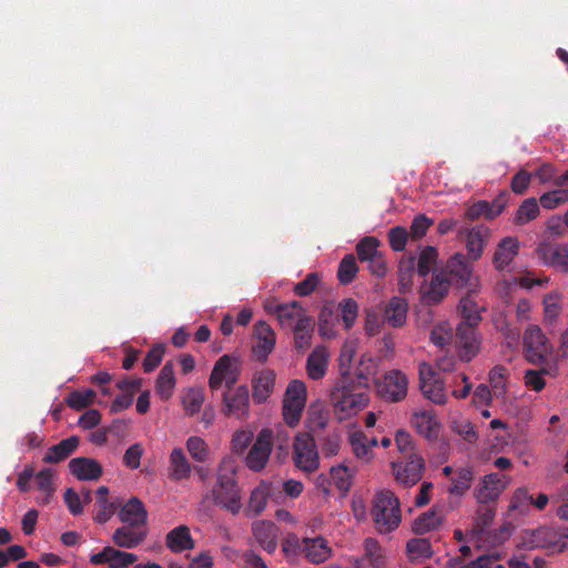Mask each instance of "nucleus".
<instances>
[{"label": "nucleus", "mask_w": 568, "mask_h": 568, "mask_svg": "<svg viewBox=\"0 0 568 568\" xmlns=\"http://www.w3.org/2000/svg\"><path fill=\"white\" fill-rule=\"evenodd\" d=\"M216 505L227 509L233 515L242 508L241 491L235 479V467L230 460H222L219 466L216 484L212 489Z\"/></svg>", "instance_id": "obj_1"}, {"label": "nucleus", "mask_w": 568, "mask_h": 568, "mask_svg": "<svg viewBox=\"0 0 568 568\" xmlns=\"http://www.w3.org/2000/svg\"><path fill=\"white\" fill-rule=\"evenodd\" d=\"M371 515L376 529L387 534L396 529L402 520L399 500L390 490H381L375 494Z\"/></svg>", "instance_id": "obj_2"}, {"label": "nucleus", "mask_w": 568, "mask_h": 568, "mask_svg": "<svg viewBox=\"0 0 568 568\" xmlns=\"http://www.w3.org/2000/svg\"><path fill=\"white\" fill-rule=\"evenodd\" d=\"M306 404V386L302 381H292L283 399V419L290 427H295L302 417Z\"/></svg>", "instance_id": "obj_3"}, {"label": "nucleus", "mask_w": 568, "mask_h": 568, "mask_svg": "<svg viewBox=\"0 0 568 568\" xmlns=\"http://www.w3.org/2000/svg\"><path fill=\"white\" fill-rule=\"evenodd\" d=\"M440 272L448 277L449 286L473 291L477 285V278L473 275V268L464 254L453 255Z\"/></svg>", "instance_id": "obj_4"}, {"label": "nucleus", "mask_w": 568, "mask_h": 568, "mask_svg": "<svg viewBox=\"0 0 568 568\" xmlns=\"http://www.w3.org/2000/svg\"><path fill=\"white\" fill-rule=\"evenodd\" d=\"M525 356L528 362L539 365L552 353V345L537 325H530L524 333Z\"/></svg>", "instance_id": "obj_5"}, {"label": "nucleus", "mask_w": 568, "mask_h": 568, "mask_svg": "<svg viewBox=\"0 0 568 568\" xmlns=\"http://www.w3.org/2000/svg\"><path fill=\"white\" fill-rule=\"evenodd\" d=\"M528 544L529 548L562 552L568 548V527H539L531 531Z\"/></svg>", "instance_id": "obj_6"}, {"label": "nucleus", "mask_w": 568, "mask_h": 568, "mask_svg": "<svg viewBox=\"0 0 568 568\" xmlns=\"http://www.w3.org/2000/svg\"><path fill=\"white\" fill-rule=\"evenodd\" d=\"M407 376L398 369L385 373L376 382V390L379 397L389 403H398L407 396Z\"/></svg>", "instance_id": "obj_7"}, {"label": "nucleus", "mask_w": 568, "mask_h": 568, "mask_svg": "<svg viewBox=\"0 0 568 568\" xmlns=\"http://www.w3.org/2000/svg\"><path fill=\"white\" fill-rule=\"evenodd\" d=\"M293 459L295 466L305 473L311 474L318 468L316 444L310 434L301 433L295 437Z\"/></svg>", "instance_id": "obj_8"}, {"label": "nucleus", "mask_w": 568, "mask_h": 568, "mask_svg": "<svg viewBox=\"0 0 568 568\" xmlns=\"http://www.w3.org/2000/svg\"><path fill=\"white\" fill-rule=\"evenodd\" d=\"M392 470L398 484L412 487L423 478L425 460L417 454H410L405 462H393Z\"/></svg>", "instance_id": "obj_9"}, {"label": "nucleus", "mask_w": 568, "mask_h": 568, "mask_svg": "<svg viewBox=\"0 0 568 568\" xmlns=\"http://www.w3.org/2000/svg\"><path fill=\"white\" fill-rule=\"evenodd\" d=\"M272 448L273 432L270 428H263L246 455V466L253 471L262 470L268 462Z\"/></svg>", "instance_id": "obj_10"}, {"label": "nucleus", "mask_w": 568, "mask_h": 568, "mask_svg": "<svg viewBox=\"0 0 568 568\" xmlns=\"http://www.w3.org/2000/svg\"><path fill=\"white\" fill-rule=\"evenodd\" d=\"M456 344L462 361L470 362L474 359L478 355L481 344L477 325L459 323L456 327Z\"/></svg>", "instance_id": "obj_11"}, {"label": "nucleus", "mask_w": 568, "mask_h": 568, "mask_svg": "<svg viewBox=\"0 0 568 568\" xmlns=\"http://www.w3.org/2000/svg\"><path fill=\"white\" fill-rule=\"evenodd\" d=\"M334 407L337 412L343 413L341 419L356 414L357 410L364 408L368 403V396L361 393H353L346 385L336 387L332 393Z\"/></svg>", "instance_id": "obj_12"}, {"label": "nucleus", "mask_w": 568, "mask_h": 568, "mask_svg": "<svg viewBox=\"0 0 568 568\" xmlns=\"http://www.w3.org/2000/svg\"><path fill=\"white\" fill-rule=\"evenodd\" d=\"M239 379V372L232 363V358L229 355H223L214 365L210 378L209 386L212 390L221 388L223 382L226 387L231 389Z\"/></svg>", "instance_id": "obj_13"}, {"label": "nucleus", "mask_w": 568, "mask_h": 568, "mask_svg": "<svg viewBox=\"0 0 568 568\" xmlns=\"http://www.w3.org/2000/svg\"><path fill=\"white\" fill-rule=\"evenodd\" d=\"M508 479L505 475L491 473L481 479L480 485L475 489V497L479 504L496 501L507 487Z\"/></svg>", "instance_id": "obj_14"}, {"label": "nucleus", "mask_w": 568, "mask_h": 568, "mask_svg": "<svg viewBox=\"0 0 568 568\" xmlns=\"http://www.w3.org/2000/svg\"><path fill=\"white\" fill-rule=\"evenodd\" d=\"M138 560V556L111 546H105L100 552L93 554L90 561L94 565H108L109 568H128Z\"/></svg>", "instance_id": "obj_15"}, {"label": "nucleus", "mask_w": 568, "mask_h": 568, "mask_svg": "<svg viewBox=\"0 0 568 568\" xmlns=\"http://www.w3.org/2000/svg\"><path fill=\"white\" fill-rule=\"evenodd\" d=\"M254 338L253 354L256 359L264 362L275 346V333L266 322L260 321L254 325Z\"/></svg>", "instance_id": "obj_16"}, {"label": "nucleus", "mask_w": 568, "mask_h": 568, "mask_svg": "<svg viewBox=\"0 0 568 568\" xmlns=\"http://www.w3.org/2000/svg\"><path fill=\"white\" fill-rule=\"evenodd\" d=\"M449 280L440 271H435L429 284L420 287L422 301L426 305H436L447 295L449 290Z\"/></svg>", "instance_id": "obj_17"}, {"label": "nucleus", "mask_w": 568, "mask_h": 568, "mask_svg": "<svg viewBox=\"0 0 568 568\" xmlns=\"http://www.w3.org/2000/svg\"><path fill=\"white\" fill-rule=\"evenodd\" d=\"M223 412L226 416H235L237 418L248 416L250 396L246 386H239L232 394L223 395Z\"/></svg>", "instance_id": "obj_18"}, {"label": "nucleus", "mask_w": 568, "mask_h": 568, "mask_svg": "<svg viewBox=\"0 0 568 568\" xmlns=\"http://www.w3.org/2000/svg\"><path fill=\"white\" fill-rule=\"evenodd\" d=\"M146 535V528L124 524L113 531L112 541L119 548L132 549L142 544Z\"/></svg>", "instance_id": "obj_19"}, {"label": "nucleus", "mask_w": 568, "mask_h": 568, "mask_svg": "<svg viewBox=\"0 0 568 568\" xmlns=\"http://www.w3.org/2000/svg\"><path fill=\"white\" fill-rule=\"evenodd\" d=\"M538 252L547 265L568 274V244H544Z\"/></svg>", "instance_id": "obj_20"}, {"label": "nucleus", "mask_w": 568, "mask_h": 568, "mask_svg": "<svg viewBox=\"0 0 568 568\" xmlns=\"http://www.w3.org/2000/svg\"><path fill=\"white\" fill-rule=\"evenodd\" d=\"M71 474L79 480H98L102 474V465L89 457H75L69 462Z\"/></svg>", "instance_id": "obj_21"}, {"label": "nucleus", "mask_w": 568, "mask_h": 568, "mask_svg": "<svg viewBox=\"0 0 568 568\" xmlns=\"http://www.w3.org/2000/svg\"><path fill=\"white\" fill-rule=\"evenodd\" d=\"M119 519L126 525L145 528L148 511L144 504L138 498H130L118 511Z\"/></svg>", "instance_id": "obj_22"}, {"label": "nucleus", "mask_w": 568, "mask_h": 568, "mask_svg": "<svg viewBox=\"0 0 568 568\" xmlns=\"http://www.w3.org/2000/svg\"><path fill=\"white\" fill-rule=\"evenodd\" d=\"M303 554L307 561L320 565L332 557L333 550L327 540L322 536L313 538L305 537Z\"/></svg>", "instance_id": "obj_23"}, {"label": "nucleus", "mask_w": 568, "mask_h": 568, "mask_svg": "<svg viewBox=\"0 0 568 568\" xmlns=\"http://www.w3.org/2000/svg\"><path fill=\"white\" fill-rule=\"evenodd\" d=\"M253 535L260 546L272 554L277 548V528L272 521L260 520L253 524Z\"/></svg>", "instance_id": "obj_24"}, {"label": "nucleus", "mask_w": 568, "mask_h": 568, "mask_svg": "<svg viewBox=\"0 0 568 568\" xmlns=\"http://www.w3.org/2000/svg\"><path fill=\"white\" fill-rule=\"evenodd\" d=\"M80 439L78 436H70L57 445L51 446L44 454L42 462L45 464H58L70 457L78 448Z\"/></svg>", "instance_id": "obj_25"}, {"label": "nucleus", "mask_w": 568, "mask_h": 568, "mask_svg": "<svg viewBox=\"0 0 568 568\" xmlns=\"http://www.w3.org/2000/svg\"><path fill=\"white\" fill-rule=\"evenodd\" d=\"M169 477L174 481L187 479L192 473V466L189 463L184 452L180 447L173 448L169 458Z\"/></svg>", "instance_id": "obj_26"}, {"label": "nucleus", "mask_w": 568, "mask_h": 568, "mask_svg": "<svg viewBox=\"0 0 568 568\" xmlns=\"http://www.w3.org/2000/svg\"><path fill=\"white\" fill-rule=\"evenodd\" d=\"M275 373L266 369L258 372L252 381L253 399L257 404L266 402L274 389Z\"/></svg>", "instance_id": "obj_27"}, {"label": "nucleus", "mask_w": 568, "mask_h": 568, "mask_svg": "<svg viewBox=\"0 0 568 568\" xmlns=\"http://www.w3.org/2000/svg\"><path fill=\"white\" fill-rule=\"evenodd\" d=\"M339 312L333 304H325L318 314V332L325 338L337 335L336 326L339 324Z\"/></svg>", "instance_id": "obj_28"}, {"label": "nucleus", "mask_w": 568, "mask_h": 568, "mask_svg": "<svg viewBox=\"0 0 568 568\" xmlns=\"http://www.w3.org/2000/svg\"><path fill=\"white\" fill-rule=\"evenodd\" d=\"M519 242L516 237L507 236L500 241L494 255L495 267L505 270L518 254Z\"/></svg>", "instance_id": "obj_29"}, {"label": "nucleus", "mask_w": 568, "mask_h": 568, "mask_svg": "<svg viewBox=\"0 0 568 568\" xmlns=\"http://www.w3.org/2000/svg\"><path fill=\"white\" fill-rule=\"evenodd\" d=\"M166 547L173 552H182L193 549L195 542L185 525H180L168 532L165 537Z\"/></svg>", "instance_id": "obj_30"}, {"label": "nucleus", "mask_w": 568, "mask_h": 568, "mask_svg": "<svg viewBox=\"0 0 568 568\" xmlns=\"http://www.w3.org/2000/svg\"><path fill=\"white\" fill-rule=\"evenodd\" d=\"M408 304L404 297L393 296L385 307V320L393 327H400L406 323Z\"/></svg>", "instance_id": "obj_31"}, {"label": "nucleus", "mask_w": 568, "mask_h": 568, "mask_svg": "<svg viewBox=\"0 0 568 568\" xmlns=\"http://www.w3.org/2000/svg\"><path fill=\"white\" fill-rule=\"evenodd\" d=\"M328 355L324 347H316L308 355L306 371L310 378L318 381L324 377L327 371Z\"/></svg>", "instance_id": "obj_32"}, {"label": "nucleus", "mask_w": 568, "mask_h": 568, "mask_svg": "<svg viewBox=\"0 0 568 568\" xmlns=\"http://www.w3.org/2000/svg\"><path fill=\"white\" fill-rule=\"evenodd\" d=\"M95 494L98 510L95 513L94 520L98 524H105L115 514L119 508V504L108 499L109 488L106 486H100Z\"/></svg>", "instance_id": "obj_33"}, {"label": "nucleus", "mask_w": 568, "mask_h": 568, "mask_svg": "<svg viewBox=\"0 0 568 568\" xmlns=\"http://www.w3.org/2000/svg\"><path fill=\"white\" fill-rule=\"evenodd\" d=\"M314 321L311 316H300L293 326L295 348L306 349L311 346Z\"/></svg>", "instance_id": "obj_34"}, {"label": "nucleus", "mask_w": 568, "mask_h": 568, "mask_svg": "<svg viewBox=\"0 0 568 568\" xmlns=\"http://www.w3.org/2000/svg\"><path fill=\"white\" fill-rule=\"evenodd\" d=\"M274 314L276 315L280 324L287 327H292L294 318L297 321L300 316H307L298 301L276 304L274 307Z\"/></svg>", "instance_id": "obj_35"}, {"label": "nucleus", "mask_w": 568, "mask_h": 568, "mask_svg": "<svg viewBox=\"0 0 568 568\" xmlns=\"http://www.w3.org/2000/svg\"><path fill=\"white\" fill-rule=\"evenodd\" d=\"M175 386L174 366L168 362L161 368L156 378V393L163 399H169L172 396L173 388Z\"/></svg>", "instance_id": "obj_36"}, {"label": "nucleus", "mask_w": 568, "mask_h": 568, "mask_svg": "<svg viewBox=\"0 0 568 568\" xmlns=\"http://www.w3.org/2000/svg\"><path fill=\"white\" fill-rule=\"evenodd\" d=\"M458 311L462 316L460 323L477 325L481 321L479 306L470 294L460 298Z\"/></svg>", "instance_id": "obj_37"}, {"label": "nucleus", "mask_w": 568, "mask_h": 568, "mask_svg": "<svg viewBox=\"0 0 568 568\" xmlns=\"http://www.w3.org/2000/svg\"><path fill=\"white\" fill-rule=\"evenodd\" d=\"M335 307L339 312V318L343 322L345 329L352 328L358 316L357 302L351 297L344 298Z\"/></svg>", "instance_id": "obj_38"}, {"label": "nucleus", "mask_w": 568, "mask_h": 568, "mask_svg": "<svg viewBox=\"0 0 568 568\" xmlns=\"http://www.w3.org/2000/svg\"><path fill=\"white\" fill-rule=\"evenodd\" d=\"M413 424L417 432L427 438H430L434 435L437 426L434 414L428 410L414 413Z\"/></svg>", "instance_id": "obj_39"}, {"label": "nucleus", "mask_w": 568, "mask_h": 568, "mask_svg": "<svg viewBox=\"0 0 568 568\" xmlns=\"http://www.w3.org/2000/svg\"><path fill=\"white\" fill-rule=\"evenodd\" d=\"M487 229H471L468 232L466 246L468 254L473 260H478L484 250L485 237L487 235Z\"/></svg>", "instance_id": "obj_40"}, {"label": "nucleus", "mask_w": 568, "mask_h": 568, "mask_svg": "<svg viewBox=\"0 0 568 568\" xmlns=\"http://www.w3.org/2000/svg\"><path fill=\"white\" fill-rule=\"evenodd\" d=\"M423 395L436 405H445L447 403V394L445 392V383L443 381H433L420 385Z\"/></svg>", "instance_id": "obj_41"}, {"label": "nucleus", "mask_w": 568, "mask_h": 568, "mask_svg": "<svg viewBox=\"0 0 568 568\" xmlns=\"http://www.w3.org/2000/svg\"><path fill=\"white\" fill-rule=\"evenodd\" d=\"M539 205L535 197L526 199L518 207L515 216V223L525 225L539 215Z\"/></svg>", "instance_id": "obj_42"}, {"label": "nucleus", "mask_w": 568, "mask_h": 568, "mask_svg": "<svg viewBox=\"0 0 568 568\" xmlns=\"http://www.w3.org/2000/svg\"><path fill=\"white\" fill-rule=\"evenodd\" d=\"M416 258L414 255H404L398 265V283L402 290H408L415 272Z\"/></svg>", "instance_id": "obj_43"}, {"label": "nucleus", "mask_w": 568, "mask_h": 568, "mask_svg": "<svg viewBox=\"0 0 568 568\" xmlns=\"http://www.w3.org/2000/svg\"><path fill=\"white\" fill-rule=\"evenodd\" d=\"M474 473L470 467L459 468L456 477L453 479V485L449 493L456 496H463L471 486Z\"/></svg>", "instance_id": "obj_44"}, {"label": "nucleus", "mask_w": 568, "mask_h": 568, "mask_svg": "<svg viewBox=\"0 0 568 568\" xmlns=\"http://www.w3.org/2000/svg\"><path fill=\"white\" fill-rule=\"evenodd\" d=\"M95 392L91 388L85 390H73L65 398L67 405L75 410H81L93 403Z\"/></svg>", "instance_id": "obj_45"}, {"label": "nucleus", "mask_w": 568, "mask_h": 568, "mask_svg": "<svg viewBox=\"0 0 568 568\" xmlns=\"http://www.w3.org/2000/svg\"><path fill=\"white\" fill-rule=\"evenodd\" d=\"M357 272L358 266L355 256L347 254L339 262L337 271L338 281L344 285L349 284L355 278Z\"/></svg>", "instance_id": "obj_46"}, {"label": "nucleus", "mask_w": 568, "mask_h": 568, "mask_svg": "<svg viewBox=\"0 0 568 568\" xmlns=\"http://www.w3.org/2000/svg\"><path fill=\"white\" fill-rule=\"evenodd\" d=\"M379 241L374 236H365L356 245V253L361 262H366L382 254L378 251Z\"/></svg>", "instance_id": "obj_47"}, {"label": "nucleus", "mask_w": 568, "mask_h": 568, "mask_svg": "<svg viewBox=\"0 0 568 568\" xmlns=\"http://www.w3.org/2000/svg\"><path fill=\"white\" fill-rule=\"evenodd\" d=\"M365 558L374 568H383L385 566V557L378 541L374 538H366L364 541Z\"/></svg>", "instance_id": "obj_48"}, {"label": "nucleus", "mask_w": 568, "mask_h": 568, "mask_svg": "<svg viewBox=\"0 0 568 568\" xmlns=\"http://www.w3.org/2000/svg\"><path fill=\"white\" fill-rule=\"evenodd\" d=\"M331 477L335 486L341 491H348L352 485L353 471L341 464L331 468Z\"/></svg>", "instance_id": "obj_49"}, {"label": "nucleus", "mask_w": 568, "mask_h": 568, "mask_svg": "<svg viewBox=\"0 0 568 568\" xmlns=\"http://www.w3.org/2000/svg\"><path fill=\"white\" fill-rule=\"evenodd\" d=\"M270 488L266 485L257 486L251 494L248 510L254 516L260 515L266 507Z\"/></svg>", "instance_id": "obj_50"}, {"label": "nucleus", "mask_w": 568, "mask_h": 568, "mask_svg": "<svg viewBox=\"0 0 568 568\" xmlns=\"http://www.w3.org/2000/svg\"><path fill=\"white\" fill-rule=\"evenodd\" d=\"M439 523L440 521L436 513L434 510H428L414 520L413 530L418 535H423L435 529L439 526Z\"/></svg>", "instance_id": "obj_51"}, {"label": "nucleus", "mask_w": 568, "mask_h": 568, "mask_svg": "<svg viewBox=\"0 0 568 568\" xmlns=\"http://www.w3.org/2000/svg\"><path fill=\"white\" fill-rule=\"evenodd\" d=\"M186 448L192 458L197 463H204L209 458V447L204 439L199 436H191L186 440Z\"/></svg>", "instance_id": "obj_52"}, {"label": "nucleus", "mask_w": 568, "mask_h": 568, "mask_svg": "<svg viewBox=\"0 0 568 568\" xmlns=\"http://www.w3.org/2000/svg\"><path fill=\"white\" fill-rule=\"evenodd\" d=\"M38 489L44 494L43 503H48L54 491L53 473L50 468H43L36 474Z\"/></svg>", "instance_id": "obj_53"}, {"label": "nucleus", "mask_w": 568, "mask_h": 568, "mask_svg": "<svg viewBox=\"0 0 568 568\" xmlns=\"http://www.w3.org/2000/svg\"><path fill=\"white\" fill-rule=\"evenodd\" d=\"M204 402V393L202 389H190L183 397V407L189 415L200 412Z\"/></svg>", "instance_id": "obj_54"}, {"label": "nucleus", "mask_w": 568, "mask_h": 568, "mask_svg": "<svg viewBox=\"0 0 568 568\" xmlns=\"http://www.w3.org/2000/svg\"><path fill=\"white\" fill-rule=\"evenodd\" d=\"M282 551L288 560L295 559L304 551V538L300 539L296 535H288L282 541Z\"/></svg>", "instance_id": "obj_55"}, {"label": "nucleus", "mask_w": 568, "mask_h": 568, "mask_svg": "<svg viewBox=\"0 0 568 568\" xmlns=\"http://www.w3.org/2000/svg\"><path fill=\"white\" fill-rule=\"evenodd\" d=\"M349 443L356 457L367 459L371 454V446L368 445V438L362 432H356L351 435Z\"/></svg>", "instance_id": "obj_56"}, {"label": "nucleus", "mask_w": 568, "mask_h": 568, "mask_svg": "<svg viewBox=\"0 0 568 568\" xmlns=\"http://www.w3.org/2000/svg\"><path fill=\"white\" fill-rule=\"evenodd\" d=\"M496 516V509L493 506H488V504H481L478 507L476 519H475V528L478 532L484 531V529L493 524V520Z\"/></svg>", "instance_id": "obj_57"}, {"label": "nucleus", "mask_w": 568, "mask_h": 568, "mask_svg": "<svg viewBox=\"0 0 568 568\" xmlns=\"http://www.w3.org/2000/svg\"><path fill=\"white\" fill-rule=\"evenodd\" d=\"M436 258H437V252L434 247L427 246L426 248H424L420 252L419 257H418L417 268H416L417 273L420 276L428 275L433 264L436 262Z\"/></svg>", "instance_id": "obj_58"}, {"label": "nucleus", "mask_w": 568, "mask_h": 568, "mask_svg": "<svg viewBox=\"0 0 568 568\" xmlns=\"http://www.w3.org/2000/svg\"><path fill=\"white\" fill-rule=\"evenodd\" d=\"M164 345L155 344L148 352L145 358L143 359V369L145 373H150L155 369L164 355Z\"/></svg>", "instance_id": "obj_59"}, {"label": "nucleus", "mask_w": 568, "mask_h": 568, "mask_svg": "<svg viewBox=\"0 0 568 568\" xmlns=\"http://www.w3.org/2000/svg\"><path fill=\"white\" fill-rule=\"evenodd\" d=\"M408 554L415 557H430L432 546L427 539L415 538L407 541L406 545Z\"/></svg>", "instance_id": "obj_60"}, {"label": "nucleus", "mask_w": 568, "mask_h": 568, "mask_svg": "<svg viewBox=\"0 0 568 568\" xmlns=\"http://www.w3.org/2000/svg\"><path fill=\"white\" fill-rule=\"evenodd\" d=\"M545 374H549V371L546 368H541L540 371L527 369L524 376L525 384L535 392H540L546 385L544 379Z\"/></svg>", "instance_id": "obj_61"}, {"label": "nucleus", "mask_w": 568, "mask_h": 568, "mask_svg": "<svg viewBox=\"0 0 568 568\" xmlns=\"http://www.w3.org/2000/svg\"><path fill=\"white\" fill-rule=\"evenodd\" d=\"M407 240H408V233H407L406 229H404L402 226H395V227L390 229V231L388 233V241H389L390 247L395 252L404 251Z\"/></svg>", "instance_id": "obj_62"}, {"label": "nucleus", "mask_w": 568, "mask_h": 568, "mask_svg": "<svg viewBox=\"0 0 568 568\" xmlns=\"http://www.w3.org/2000/svg\"><path fill=\"white\" fill-rule=\"evenodd\" d=\"M545 320L552 323L557 320L560 311L559 296L557 293H548L544 297Z\"/></svg>", "instance_id": "obj_63"}, {"label": "nucleus", "mask_w": 568, "mask_h": 568, "mask_svg": "<svg viewBox=\"0 0 568 568\" xmlns=\"http://www.w3.org/2000/svg\"><path fill=\"white\" fill-rule=\"evenodd\" d=\"M452 337V329L445 323L436 325L430 332V341L439 347L448 345Z\"/></svg>", "instance_id": "obj_64"}]
</instances>
